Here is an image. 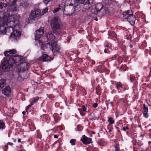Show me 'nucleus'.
I'll list each match as a JSON object with an SVG mask.
<instances>
[{"mask_svg": "<svg viewBox=\"0 0 151 151\" xmlns=\"http://www.w3.org/2000/svg\"><path fill=\"white\" fill-rule=\"evenodd\" d=\"M24 60L22 56L16 55L12 56L9 60H5L2 64V68L3 69H9L12 66L16 65H18L16 70L18 73L23 72L27 69V64L23 63ZM15 67H17L16 66ZM19 77H21L19 73Z\"/></svg>", "mask_w": 151, "mask_h": 151, "instance_id": "f257e3e1", "label": "nucleus"}, {"mask_svg": "<svg viewBox=\"0 0 151 151\" xmlns=\"http://www.w3.org/2000/svg\"><path fill=\"white\" fill-rule=\"evenodd\" d=\"M12 18V17H10L6 19L5 21V19H4L3 21L0 22V33L5 34L7 30L11 28L13 32L10 37L13 38L14 40H17L20 37L21 35V33L19 31L14 29L18 21H15L14 17H13V21H11L10 19Z\"/></svg>", "mask_w": 151, "mask_h": 151, "instance_id": "f03ea898", "label": "nucleus"}, {"mask_svg": "<svg viewBox=\"0 0 151 151\" xmlns=\"http://www.w3.org/2000/svg\"><path fill=\"white\" fill-rule=\"evenodd\" d=\"M46 37L49 42L46 44L42 43L41 49L44 50L43 47H44V46L46 47V46L49 45L54 55H55L57 54L60 53V48L57 43L58 41H54L55 39V35L49 32L47 34Z\"/></svg>", "mask_w": 151, "mask_h": 151, "instance_id": "7ed1b4c3", "label": "nucleus"}, {"mask_svg": "<svg viewBox=\"0 0 151 151\" xmlns=\"http://www.w3.org/2000/svg\"><path fill=\"white\" fill-rule=\"evenodd\" d=\"M124 17L127 19V21L132 25H133L135 24L136 20L135 16L133 14L132 10H129L123 12Z\"/></svg>", "mask_w": 151, "mask_h": 151, "instance_id": "20e7f679", "label": "nucleus"}, {"mask_svg": "<svg viewBox=\"0 0 151 151\" xmlns=\"http://www.w3.org/2000/svg\"><path fill=\"white\" fill-rule=\"evenodd\" d=\"M51 26L52 28L53 33L57 34L58 32L57 30L60 29V25L58 23L57 17H55L53 18L51 22Z\"/></svg>", "mask_w": 151, "mask_h": 151, "instance_id": "39448f33", "label": "nucleus"}, {"mask_svg": "<svg viewBox=\"0 0 151 151\" xmlns=\"http://www.w3.org/2000/svg\"><path fill=\"white\" fill-rule=\"evenodd\" d=\"M85 1V0H66L65 2V4L71 5L77 8L79 6L78 4H84Z\"/></svg>", "mask_w": 151, "mask_h": 151, "instance_id": "423d86ee", "label": "nucleus"}, {"mask_svg": "<svg viewBox=\"0 0 151 151\" xmlns=\"http://www.w3.org/2000/svg\"><path fill=\"white\" fill-rule=\"evenodd\" d=\"M67 5L65 6L64 8V11L67 12L68 13V14H66V15L70 16L75 12H76L79 11V10L77 9L76 7Z\"/></svg>", "mask_w": 151, "mask_h": 151, "instance_id": "0eeeda50", "label": "nucleus"}, {"mask_svg": "<svg viewBox=\"0 0 151 151\" xmlns=\"http://www.w3.org/2000/svg\"><path fill=\"white\" fill-rule=\"evenodd\" d=\"M92 140L91 138L88 137L85 135H83L81 139V141L85 145H88L92 142Z\"/></svg>", "mask_w": 151, "mask_h": 151, "instance_id": "6e6552de", "label": "nucleus"}, {"mask_svg": "<svg viewBox=\"0 0 151 151\" xmlns=\"http://www.w3.org/2000/svg\"><path fill=\"white\" fill-rule=\"evenodd\" d=\"M93 2V0H87L83 5L84 9H83V10L85 11L84 9L88 10L90 9L92 6Z\"/></svg>", "mask_w": 151, "mask_h": 151, "instance_id": "1a4fd4ad", "label": "nucleus"}, {"mask_svg": "<svg viewBox=\"0 0 151 151\" xmlns=\"http://www.w3.org/2000/svg\"><path fill=\"white\" fill-rule=\"evenodd\" d=\"M44 34L43 28L41 27L38 30L36 31V34L35 35V37L36 40H38L40 39L41 36Z\"/></svg>", "mask_w": 151, "mask_h": 151, "instance_id": "9d476101", "label": "nucleus"}, {"mask_svg": "<svg viewBox=\"0 0 151 151\" xmlns=\"http://www.w3.org/2000/svg\"><path fill=\"white\" fill-rule=\"evenodd\" d=\"M12 91L10 87L8 86L4 88L2 90V93L5 96L9 97Z\"/></svg>", "mask_w": 151, "mask_h": 151, "instance_id": "9b49d317", "label": "nucleus"}, {"mask_svg": "<svg viewBox=\"0 0 151 151\" xmlns=\"http://www.w3.org/2000/svg\"><path fill=\"white\" fill-rule=\"evenodd\" d=\"M16 53V51L14 49L10 50L9 51H6L4 52V55L6 56H10L8 59L6 60H8L9 59L13 56H12L13 54H14Z\"/></svg>", "mask_w": 151, "mask_h": 151, "instance_id": "f8f14e48", "label": "nucleus"}, {"mask_svg": "<svg viewBox=\"0 0 151 151\" xmlns=\"http://www.w3.org/2000/svg\"><path fill=\"white\" fill-rule=\"evenodd\" d=\"M40 59L42 61H50L52 60V58L46 54H43L40 58Z\"/></svg>", "mask_w": 151, "mask_h": 151, "instance_id": "ddd939ff", "label": "nucleus"}, {"mask_svg": "<svg viewBox=\"0 0 151 151\" xmlns=\"http://www.w3.org/2000/svg\"><path fill=\"white\" fill-rule=\"evenodd\" d=\"M124 86V85L121 82L115 83V88L117 91H119H119L121 90Z\"/></svg>", "mask_w": 151, "mask_h": 151, "instance_id": "4468645a", "label": "nucleus"}, {"mask_svg": "<svg viewBox=\"0 0 151 151\" xmlns=\"http://www.w3.org/2000/svg\"><path fill=\"white\" fill-rule=\"evenodd\" d=\"M97 68L98 72L101 73L104 72L107 70L104 65H99L97 66Z\"/></svg>", "mask_w": 151, "mask_h": 151, "instance_id": "2eb2a0df", "label": "nucleus"}, {"mask_svg": "<svg viewBox=\"0 0 151 151\" xmlns=\"http://www.w3.org/2000/svg\"><path fill=\"white\" fill-rule=\"evenodd\" d=\"M127 76L128 78L129 79L130 82L132 83L136 81V78L135 76H133L129 73H128L127 74Z\"/></svg>", "mask_w": 151, "mask_h": 151, "instance_id": "dca6fc26", "label": "nucleus"}, {"mask_svg": "<svg viewBox=\"0 0 151 151\" xmlns=\"http://www.w3.org/2000/svg\"><path fill=\"white\" fill-rule=\"evenodd\" d=\"M143 106L144 110L143 114L145 117L147 118L148 117V115L147 114L148 111V108L146 106L145 104H143Z\"/></svg>", "mask_w": 151, "mask_h": 151, "instance_id": "f3484780", "label": "nucleus"}, {"mask_svg": "<svg viewBox=\"0 0 151 151\" xmlns=\"http://www.w3.org/2000/svg\"><path fill=\"white\" fill-rule=\"evenodd\" d=\"M111 148L112 151H118L120 150L119 145L117 144L111 146Z\"/></svg>", "mask_w": 151, "mask_h": 151, "instance_id": "a211bd4d", "label": "nucleus"}, {"mask_svg": "<svg viewBox=\"0 0 151 151\" xmlns=\"http://www.w3.org/2000/svg\"><path fill=\"white\" fill-rule=\"evenodd\" d=\"M103 6L102 4L100 3H98L96 4V9L97 12H99L103 8Z\"/></svg>", "mask_w": 151, "mask_h": 151, "instance_id": "6ab92c4d", "label": "nucleus"}, {"mask_svg": "<svg viewBox=\"0 0 151 151\" xmlns=\"http://www.w3.org/2000/svg\"><path fill=\"white\" fill-rule=\"evenodd\" d=\"M39 98H40L38 96H36L35 97L32 98L30 99V101H31L30 103L33 105L38 102Z\"/></svg>", "mask_w": 151, "mask_h": 151, "instance_id": "aec40b11", "label": "nucleus"}, {"mask_svg": "<svg viewBox=\"0 0 151 151\" xmlns=\"http://www.w3.org/2000/svg\"><path fill=\"white\" fill-rule=\"evenodd\" d=\"M105 3L106 4L112 5H115L117 4L116 1L112 0H106Z\"/></svg>", "mask_w": 151, "mask_h": 151, "instance_id": "412c9836", "label": "nucleus"}, {"mask_svg": "<svg viewBox=\"0 0 151 151\" xmlns=\"http://www.w3.org/2000/svg\"><path fill=\"white\" fill-rule=\"evenodd\" d=\"M104 47L108 48L109 49H110L111 50H112L111 47L112 45L111 43L109 42H106L104 44Z\"/></svg>", "mask_w": 151, "mask_h": 151, "instance_id": "4be33fe9", "label": "nucleus"}, {"mask_svg": "<svg viewBox=\"0 0 151 151\" xmlns=\"http://www.w3.org/2000/svg\"><path fill=\"white\" fill-rule=\"evenodd\" d=\"M108 35L112 37H116L117 35L116 33L113 31L109 30L108 32Z\"/></svg>", "mask_w": 151, "mask_h": 151, "instance_id": "5701e85b", "label": "nucleus"}, {"mask_svg": "<svg viewBox=\"0 0 151 151\" xmlns=\"http://www.w3.org/2000/svg\"><path fill=\"white\" fill-rule=\"evenodd\" d=\"M41 11L39 9H37L35 11H32L31 12V15H32L33 14H35L36 15L37 17H39V14H40Z\"/></svg>", "mask_w": 151, "mask_h": 151, "instance_id": "b1692460", "label": "nucleus"}, {"mask_svg": "<svg viewBox=\"0 0 151 151\" xmlns=\"http://www.w3.org/2000/svg\"><path fill=\"white\" fill-rule=\"evenodd\" d=\"M96 94L100 96L101 93V89L100 86L98 85L96 88Z\"/></svg>", "mask_w": 151, "mask_h": 151, "instance_id": "393cba45", "label": "nucleus"}, {"mask_svg": "<svg viewBox=\"0 0 151 151\" xmlns=\"http://www.w3.org/2000/svg\"><path fill=\"white\" fill-rule=\"evenodd\" d=\"M98 144L101 146H106L107 145L106 141H105L103 139H101L98 142Z\"/></svg>", "mask_w": 151, "mask_h": 151, "instance_id": "a878e982", "label": "nucleus"}, {"mask_svg": "<svg viewBox=\"0 0 151 151\" xmlns=\"http://www.w3.org/2000/svg\"><path fill=\"white\" fill-rule=\"evenodd\" d=\"M6 81L4 79H1L0 80V89H1L6 85Z\"/></svg>", "mask_w": 151, "mask_h": 151, "instance_id": "bb28decb", "label": "nucleus"}, {"mask_svg": "<svg viewBox=\"0 0 151 151\" xmlns=\"http://www.w3.org/2000/svg\"><path fill=\"white\" fill-rule=\"evenodd\" d=\"M41 118L43 121H46V122L48 120L49 115L48 114H43L41 116Z\"/></svg>", "mask_w": 151, "mask_h": 151, "instance_id": "cd10ccee", "label": "nucleus"}, {"mask_svg": "<svg viewBox=\"0 0 151 151\" xmlns=\"http://www.w3.org/2000/svg\"><path fill=\"white\" fill-rule=\"evenodd\" d=\"M136 39L133 40L132 41L131 40L130 42V44L129 46L130 48H132L133 45L135 46L136 45V42H137Z\"/></svg>", "mask_w": 151, "mask_h": 151, "instance_id": "c85d7f7f", "label": "nucleus"}, {"mask_svg": "<svg viewBox=\"0 0 151 151\" xmlns=\"http://www.w3.org/2000/svg\"><path fill=\"white\" fill-rule=\"evenodd\" d=\"M109 104L111 105V106L113 107L114 106V105H113V102L112 101H110V99L108 100H106L105 101V103H106V106H107V109L108 108V105H109Z\"/></svg>", "mask_w": 151, "mask_h": 151, "instance_id": "c756f323", "label": "nucleus"}, {"mask_svg": "<svg viewBox=\"0 0 151 151\" xmlns=\"http://www.w3.org/2000/svg\"><path fill=\"white\" fill-rule=\"evenodd\" d=\"M83 129V127L80 124L77 125L75 129L76 131H81Z\"/></svg>", "mask_w": 151, "mask_h": 151, "instance_id": "7c9ffc66", "label": "nucleus"}, {"mask_svg": "<svg viewBox=\"0 0 151 151\" xmlns=\"http://www.w3.org/2000/svg\"><path fill=\"white\" fill-rule=\"evenodd\" d=\"M5 127L3 121L0 120V129H3L5 128Z\"/></svg>", "mask_w": 151, "mask_h": 151, "instance_id": "2f4dec72", "label": "nucleus"}, {"mask_svg": "<svg viewBox=\"0 0 151 151\" xmlns=\"http://www.w3.org/2000/svg\"><path fill=\"white\" fill-rule=\"evenodd\" d=\"M7 4L5 3L4 2H0V9H2V8H5L7 6Z\"/></svg>", "mask_w": 151, "mask_h": 151, "instance_id": "473e14b6", "label": "nucleus"}, {"mask_svg": "<svg viewBox=\"0 0 151 151\" xmlns=\"http://www.w3.org/2000/svg\"><path fill=\"white\" fill-rule=\"evenodd\" d=\"M107 128L109 130V132L110 133L112 131V129H113L112 124H108L107 125Z\"/></svg>", "mask_w": 151, "mask_h": 151, "instance_id": "72a5a7b5", "label": "nucleus"}, {"mask_svg": "<svg viewBox=\"0 0 151 151\" xmlns=\"http://www.w3.org/2000/svg\"><path fill=\"white\" fill-rule=\"evenodd\" d=\"M37 133V137L41 139L42 138V135L39 130H37L36 131Z\"/></svg>", "mask_w": 151, "mask_h": 151, "instance_id": "f704fd0d", "label": "nucleus"}, {"mask_svg": "<svg viewBox=\"0 0 151 151\" xmlns=\"http://www.w3.org/2000/svg\"><path fill=\"white\" fill-rule=\"evenodd\" d=\"M147 46V43L146 41L144 40L142 44V46L140 47V48L143 49Z\"/></svg>", "mask_w": 151, "mask_h": 151, "instance_id": "c9c22d12", "label": "nucleus"}, {"mask_svg": "<svg viewBox=\"0 0 151 151\" xmlns=\"http://www.w3.org/2000/svg\"><path fill=\"white\" fill-rule=\"evenodd\" d=\"M108 122H109V124H114L115 122L113 118L112 117H110L108 118Z\"/></svg>", "mask_w": 151, "mask_h": 151, "instance_id": "e433bc0d", "label": "nucleus"}, {"mask_svg": "<svg viewBox=\"0 0 151 151\" xmlns=\"http://www.w3.org/2000/svg\"><path fill=\"white\" fill-rule=\"evenodd\" d=\"M20 5L25 8L29 6L28 4L26 2H23L21 3Z\"/></svg>", "mask_w": 151, "mask_h": 151, "instance_id": "4c0bfd02", "label": "nucleus"}, {"mask_svg": "<svg viewBox=\"0 0 151 151\" xmlns=\"http://www.w3.org/2000/svg\"><path fill=\"white\" fill-rule=\"evenodd\" d=\"M121 50L123 51V54H125L126 53V46L124 45H122L121 47Z\"/></svg>", "mask_w": 151, "mask_h": 151, "instance_id": "58836bf2", "label": "nucleus"}, {"mask_svg": "<svg viewBox=\"0 0 151 151\" xmlns=\"http://www.w3.org/2000/svg\"><path fill=\"white\" fill-rule=\"evenodd\" d=\"M121 69L123 71H125L128 70V68L125 65H123L121 67Z\"/></svg>", "mask_w": 151, "mask_h": 151, "instance_id": "ea45409f", "label": "nucleus"}, {"mask_svg": "<svg viewBox=\"0 0 151 151\" xmlns=\"http://www.w3.org/2000/svg\"><path fill=\"white\" fill-rule=\"evenodd\" d=\"M69 142L70 144H71L72 145H74L76 144V140L75 139H71L70 140Z\"/></svg>", "mask_w": 151, "mask_h": 151, "instance_id": "a19ab883", "label": "nucleus"}, {"mask_svg": "<svg viewBox=\"0 0 151 151\" xmlns=\"http://www.w3.org/2000/svg\"><path fill=\"white\" fill-rule=\"evenodd\" d=\"M118 56V55L116 54L113 55L111 57L109 58V60H115V59H116L117 57Z\"/></svg>", "mask_w": 151, "mask_h": 151, "instance_id": "79ce46f5", "label": "nucleus"}, {"mask_svg": "<svg viewBox=\"0 0 151 151\" xmlns=\"http://www.w3.org/2000/svg\"><path fill=\"white\" fill-rule=\"evenodd\" d=\"M47 96L52 101L53 100H54V99L55 98V96H54V95L52 94H48L47 95Z\"/></svg>", "mask_w": 151, "mask_h": 151, "instance_id": "37998d69", "label": "nucleus"}, {"mask_svg": "<svg viewBox=\"0 0 151 151\" xmlns=\"http://www.w3.org/2000/svg\"><path fill=\"white\" fill-rule=\"evenodd\" d=\"M117 60L119 64L121 63L123 61V57L121 56H119Z\"/></svg>", "mask_w": 151, "mask_h": 151, "instance_id": "c03bdc74", "label": "nucleus"}, {"mask_svg": "<svg viewBox=\"0 0 151 151\" xmlns=\"http://www.w3.org/2000/svg\"><path fill=\"white\" fill-rule=\"evenodd\" d=\"M110 49H109L108 48H106L104 50V52L105 53L110 54V50H109Z\"/></svg>", "mask_w": 151, "mask_h": 151, "instance_id": "a18cd8bd", "label": "nucleus"}, {"mask_svg": "<svg viewBox=\"0 0 151 151\" xmlns=\"http://www.w3.org/2000/svg\"><path fill=\"white\" fill-rule=\"evenodd\" d=\"M32 105H33L32 104V103H30V104L28 106H27V107H26V108L25 109L26 111L27 112H28V111L29 110V109Z\"/></svg>", "mask_w": 151, "mask_h": 151, "instance_id": "49530a36", "label": "nucleus"}, {"mask_svg": "<svg viewBox=\"0 0 151 151\" xmlns=\"http://www.w3.org/2000/svg\"><path fill=\"white\" fill-rule=\"evenodd\" d=\"M132 36L130 35H127L126 36V38L128 40H131Z\"/></svg>", "mask_w": 151, "mask_h": 151, "instance_id": "de8ad7c7", "label": "nucleus"}, {"mask_svg": "<svg viewBox=\"0 0 151 151\" xmlns=\"http://www.w3.org/2000/svg\"><path fill=\"white\" fill-rule=\"evenodd\" d=\"M57 115V114H55L53 116L54 119L56 121H58L59 119V117L56 116Z\"/></svg>", "mask_w": 151, "mask_h": 151, "instance_id": "09e8293b", "label": "nucleus"}, {"mask_svg": "<svg viewBox=\"0 0 151 151\" xmlns=\"http://www.w3.org/2000/svg\"><path fill=\"white\" fill-rule=\"evenodd\" d=\"M78 109L81 115L83 116L85 115V112H83V111L80 110V109Z\"/></svg>", "mask_w": 151, "mask_h": 151, "instance_id": "8fccbe9b", "label": "nucleus"}, {"mask_svg": "<svg viewBox=\"0 0 151 151\" xmlns=\"http://www.w3.org/2000/svg\"><path fill=\"white\" fill-rule=\"evenodd\" d=\"M60 8H56L54 9V11H53V12L54 13H56L60 9Z\"/></svg>", "mask_w": 151, "mask_h": 151, "instance_id": "3c124183", "label": "nucleus"}, {"mask_svg": "<svg viewBox=\"0 0 151 151\" xmlns=\"http://www.w3.org/2000/svg\"><path fill=\"white\" fill-rule=\"evenodd\" d=\"M129 127L127 126L126 127H123L122 128H121V129L122 130H124V131H125L126 129H129Z\"/></svg>", "mask_w": 151, "mask_h": 151, "instance_id": "603ef678", "label": "nucleus"}, {"mask_svg": "<svg viewBox=\"0 0 151 151\" xmlns=\"http://www.w3.org/2000/svg\"><path fill=\"white\" fill-rule=\"evenodd\" d=\"M32 17V19H34L35 18L37 17V16L35 14H33L32 15H31V14L30 15V17Z\"/></svg>", "mask_w": 151, "mask_h": 151, "instance_id": "864d4df0", "label": "nucleus"}, {"mask_svg": "<svg viewBox=\"0 0 151 151\" xmlns=\"http://www.w3.org/2000/svg\"><path fill=\"white\" fill-rule=\"evenodd\" d=\"M48 10V8H45L43 10L42 12V13L44 14V13H45L47 12V11Z\"/></svg>", "mask_w": 151, "mask_h": 151, "instance_id": "5fc2aeb1", "label": "nucleus"}, {"mask_svg": "<svg viewBox=\"0 0 151 151\" xmlns=\"http://www.w3.org/2000/svg\"><path fill=\"white\" fill-rule=\"evenodd\" d=\"M8 145H6L4 148V151H7L8 148Z\"/></svg>", "mask_w": 151, "mask_h": 151, "instance_id": "6e6d98bb", "label": "nucleus"}, {"mask_svg": "<svg viewBox=\"0 0 151 151\" xmlns=\"http://www.w3.org/2000/svg\"><path fill=\"white\" fill-rule=\"evenodd\" d=\"M52 0H43V2L45 4H47L48 2Z\"/></svg>", "mask_w": 151, "mask_h": 151, "instance_id": "4d7b16f0", "label": "nucleus"}, {"mask_svg": "<svg viewBox=\"0 0 151 151\" xmlns=\"http://www.w3.org/2000/svg\"><path fill=\"white\" fill-rule=\"evenodd\" d=\"M98 106V104L97 103H94L92 105V106L95 108L97 107Z\"/></svg>", "mask_w": 151, "mask_h": 151, "instance_id": "13d9d810", "label": "nucleus"}, {"mask_svg": "<svg viewBox=\"0 0 151 151\" xmlns=\"http://www.w3.org/2000/svg\"><path fill=\"white\" fill-rule=\"evenodd\" d=\"M82 110L83 111H85L86 110V107L85 106L83 105L82 106Z\"/></svg>", "mask_w": 151, "mask_h": 151, "instance_id": "bf43d9fd", "label": "nucleus"}, {"mask_svg": "<svg viewBox=\"0 0 151 151\" xmlns=\"http://www.w3.org/2000/svg\"><path fill=\"white\" fill-rule=\"evenodd\" d=\"M148 49H146L145 51V55L146 56H147L148 55Z\"/></svg>", "mask_w": 151, "mask_h": 151, "instance_id": "052dcab7", "label": "nucleus"}, {"mask_svg": "<svg viewBox=\"0 0 151 151\" xmlns=\"http://www.w3.org/2000/svg\"><path fill=\"white\" fill-rule=\"evenodd\" d=\"M55 105L56 107H58L60 106V104L58 102H56L55 103Z\"/></svg>", "mask_w": 151, "mask_h": 151, "instance_id": "680f3d73", "label": "nucleus"}, {"mask_svg": "<svg viewBox=\"0 0 151 151\" xmlns=\"http://www.w3.org/2000/svg\"><path fill=\"white\" fill-rule=\"evenodd\" d=\"M90 63L91 64V65H94L95 63V61H93V60H90Z\"/></svg>", "mask_w": 151, "mask_h": 151, "instance_id": "e2e57ef3", "label": "nucleus"}, {"mask_svg": "<svg viewBox=\"0 0 151 151\" xmlns=\"http://www.w3.org/2000/svg\"><path fill=\"white\" fill-rule=\"evenodd\" d=\"M138 82L136 80L135 81H134V86H137V84Z\"/></svg>", "mask_w": 151, "mask_h": 151, "instance_id": "0e129e2a", "label": "nucleus"}, {"mask_svg": "<svg viewBox=\"0 0 151 151\" xmlns=\"http://www.w3.org/2000/svg\"><path fill=\"white\" fill-rule=\"evenodd\" d=\"M150 72L149 75L147 76V77L148 78H150V77H151V67H150Z\"/></svg>", "mask_w": 151, "mask_h": 151, "instance_id": "69168bd1", "label": "nucleus"}, {"mask_svg": "<svg viewBox=\"0 0 151 151\" xmlns=\"http://www.w3.org/2000/svg\"><path fill=\"white\" fill-rule=\"evenodd\" d=\"M135 76H136L135 77H136V78H137L139 76V74L138 73H136Z\"/></svg>", "mask_w": 151, "mask_h": 151, "instance_id": "338daca9", "label": "nucleus"}, {"mask_svg": "<svg viewBox=\"0 0 151 151\" xmlns=\"http://www.w3.org/2000/svg\"><path fill=\"white\" fill-rule=\"evenodd\" d=\"M13 145V143H12L9 142L7 143V145H10L11 146H12Z\"/></svg>", "mask_w": 151, "mask_h": 151, "instance_id": "774afa93", "label": "nucleus"}]
</instances>
